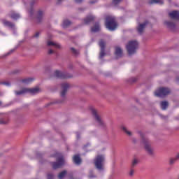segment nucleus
<instances>
[{
  "instance_id": "nucleus-1",
  "label": "nucleus",
  "mask_w": 179,
  "mask_h": 179,
  "mask_svg": "<svg viewBox=\"0 0 179 179\" xmlns=\"http://www.w3.org/2000/svg\"><path fill=\"white\" fill-rule=\"evenodd\" d=\"M140 136L141 138V143L145 146V150L147 151L148 154L150 155H153V149L151 148L150 142L149 141L148 138H146L144 134L140 132Z\"/></svg>"
},
{
  "instance_id": "nucleus-2",
  "label": "nucleus",
  "mask_w": 179,
  "mask_h": 179,
  "mask_svg": "<svg viewBox=\"0 0 179 179\" xmlns=\"http://www.w3.org/2000/svg\"><path fill=\"white\" fill-rule=\"evenodd\" d=\"M105 26L110 31H115L117 27V23L114 17L108 16L106 17Z\"/></svg>"
},
{
  "instance_id": "nucleus-3",
  "label": "nucleus",
  "mask_w": 179,
  "mask_h": 179,
  "mask_svg": "<svg viewBox=\"0 0 179 179\" xmlns=\"http://www.w3.org/2000/svg\"><path fill=\"white\" fill-rule=\"evenodd\" d=\"M39 92H41V89H39L38 87H36L35 88H22V90L21 91H15V95H21V94H24L26 93H29L31 95H34V94H37Z\"/></svg>"
},
{
  "instance_id": "nucleus-4",
  "label": "nucleus",
  "mask_w": 179,
  "mask_h": 179,
  "mask_svg": "<svg viewBox=\"0 0 179 179\" xmlns=\"http://www.w3.org/2000/svg\"><path fill=\"white\" fill-rule=\"evenodd\" d=\"M138 48V43L136 41H130L127 45V50L129 55H133Z\"/></svg>"
},
{
  "instance_id": "nucleus-5",
  "label": "nucleus",
  "mask_w": 179,
  "mask_h": 179,
  "mask_svg": "<svg viewBox=\"0 0 179 179\" xmlns=\"http://www.w3.org/2000/svg\"><path fill=\"white\" fill-rule=\"evenodd\" d=\"M105 157L103 155L96 156V159H94V166L96 169L99 171L103 170Z\"/></svg>"
},
{
  "instance_id": "nucleus-6",
  "label": "nucleus",
  "mask_w": 179,
  "mask_h": 179,
  "mask_svg": "<svg viewBox=\"0 0 179 179\" xmlns=\"http://www.w3.org/2000/svg\"><path fill=\"white\" fill-rule=\"evenodd\" d=\"M171 93V90H169V88L166 87H160L157 90L155 91L154 94L157 97H164Z\"/></svg>"
},
{
  "instance_id": "nucleus-7",
  "label": "nucleus",
  "mask_w": 179,
  "mask_h": 179,
  "mask_svg": "<svg viewBox=\"0 0 179 179\" xmlns=\"http://www.w3.org/2000/svg\"><path fill=\"white\" fill-rule=\"evenodd\" d=\"M64 164H65V161L64 159V157L62 155H59L57 159V162L52 163V166L53 169L56 170L63 166Z\"/></svg>"
},
{
  "instance_id": "nucleus-8",
  "label": "nucleus",
  "mask_w": 179,
  "mask_h": 179,
  "mask_svg": "<svg viewBox=\"0 0 179 179\" xmlns=\"http://www.w3.org/2000/svg\"><path fill=\"white\" fill-rule=\"evenodd\" d=\"M99 45L101 47V52H99V59H103L104 56L106 55L105 53V46L106 43L103 40H101L99 42Z\"/></svg>"
},
{
  "instance_id": "nucleus-9",
  "label": "nucleus",
  "mask_w": 179,
  "mask_h": 179,
  "mask_svg": "<svg viewBox=\"0 0 179 179\" xmlns=\"http://www.w3.org/2000/svg\"><path fill=\"white\" fill-rule=\"evenodd\" d=\"M92 114L94 115V118H96V122H98L99 125L103 127H105L104 122H103L102 119L96 114V110L95 109H92Z\"/></svg>"
},
{
  "instance_id": "nucleus-10",
  "label": "nucleus",
  "mask_w": 179,
  "mask_h": 179,
  "mask_svg": "<svg viewBox=\"0 0 179 179\" xmlns=\"http://www.w3.org/2000/svg\"><path fill=\"white\" fill-rule=\"evenodd\" d=\"M55 78H59V79H67V78H71V76H68L67 73L61 72L59 71H55Z\"/></svg>"
},
{
  "instance_id": "nucleus-11",
  "label": "nucleus",
  "mask_w": 179,
  "mask_h": 179,
  "mask_svg": "<svg viewBox=\"0 0 179 179\" xmlns=\"http://www.w3.org/2000/svg\"><path fill=\"white\" fill-rule=\"evenodd\" d=\"M70 85L69 83H63L62 84V89H63V90H62L61 92V96L62 97H64L66 95V93H67V90L68 89H69Z\"/></svg>"
},
{
  "instance_id": "nucleus-12",
  "label": "nucleus",
  "mask_w": 179,
  "mask_h": 179,
  "mask_svg": "<svg viewBox=\"0 0 179 179\" xmlns=\"http://www.w3.org/2000/svg\"><path fill=\"white\" fill-rule=\"evenodd\" d=\"M169 16L172 19V20H179V11L178 10H173L171 13H169Z\"/></svg>"
},
{
  "instance_id": "nucleus-13",
  "label": "nucleus",
  "mask_w": 179,
  "mask_h": 179,
  "mask_svg": "<svg viewBox=\"0 0 179 179\" xmlns=\"http://www.w3.org/2000/svg\"><path fill=\"white\" fill-rule=\"evenodd\" d=\"M148 24V21H145L143 24H140L138 27V33L140 34H143V31H144L145 27H146V25Z\"/></svg>"
},
{
  "instance_id": "nucleus-14",
  "label": "nucleus",
  "mask_w": 179,
  "mask_h": 179,
  "mask_svg": "<svg viewBox=\"0 0 179 179\" xmlns=\"http://www.w3.org/2000/svg\"><path fill=\"white\" fill-rule=\"evenodd\" d=\"M9 17H10L11 19L15 20H19L21 17L20 14L17 13L15 11H11L10 13L9 14Z\"/></svg>"
},
{
  "instance_id": "nucleus-15",
  "label": "nucleus",
  "mask_w": 179,
  "mask_h": 179,
  "mask_svg": "<svg viewBox=\"0 0 179 179\" xmlns=\"http://www.w3.org/2000/svg\"><path fill=\"white\" fill-rule=\"evenodd\" d=\"M115 55L116 56L117 59L120 58L122 57V50L120 47H117L115 50Z\"/></svg>"
},
{
  "instance_id": "nucleus-16",
  "label": "nucleus",
  "mask_w": 179,
  "mask_h": 179,
  "mask_svg": "<svg viewBox=\"0 0 179 179\" xmlns=\"http://www.w3.org/2000/svg\"><path fill=\"white\" fill-rule=\"evenodd\" d=\"M94 18L95 17H94V15H89V16L86 17V18L84 19V24H89L92 21L94 20Z\"/></svg>"
},
{
  "instance_id": "nucleus-17",
  "label": "nucleus",
  "mask_w": 179,
  "mask_h": 179,
  "mask_svg": "<svg viewBox=\"0 0 179 179\" xmlns=\"http://www.w3.org/2000/svg\"><path fill=\"white\" fill-rule=\"evenodd\" d=\"M73 162H74V164L76 165H80L81 164L80 157H79L78 155H76L74 157H73Z\"/></svg>"
},
{
  "instance_id": "nucleus-18",
  "label": "nucleus",
  "mask_w": 179,
  "mask_h": 179,
  "mask_svg": "<svg viewBox=\"0 0 179 179\" xmlns=\"http://www.w3.org/2000/svg\"><path fill=\"white\" fill-rule=\"evenodd\" d=\"M91 31L93 33L99 31H100V24L98 22L94 24V27H92Z\"/></svg>"
},
{
  "instance_id": "nucleus-19",
  "label": "nucleus",
  "mask_w": 179,
  "mask_h": 179,
  "mask_svg": "<svg viewBox=\"0 0 179 179\" xmlns=\"http://www.w3.org/2000/svg\"><path fill=\"white\" fill-rule=\"evenodd\" d=\"M2 22L3 23L4 26H6L7 27H10V28L13 29L15 27V24H13V22L6 21V20H3L2 21Z\"/></svg>"
},
{
  "instance_id": "nucleus-20",
  "label": "nucleus",
  "mask_w": 179,
  "mask_h": 179,
  "mask_svg": "<svg viewBox=\"0 0 179 179\" xmlns=\"http://www.w3.org/2000/svg\"><path fill=\"white\" fill-rule=\"evenodd\" d=\"M149 3H150V5H152L153 3H158L159 5H164V1H162V0H150Z\"/></svg>"
},
{
  "instance_id": "nucleus-21",
  "label": "nucleus",
  "mask_w": 179,
  "mask_h": 179,
  "mask_svg": "<svg viewBox=\"0 0 179 179\" xmlns=\"http://www.w3.org/2000/svg\"><path fill=\"white\" fill-rule=\"evenodd\" d=\"M43 13L41 10L38 11L37 13V21L38 22H41V19L43 18Z\"/></svg>"
},
{
  "instance_id": "nucleus-22",
  "label": "nucleus",
  "mask_w": 179,
  "mask_h": 179,
  "mask_svg": "<svg viewBox=\"0 0 179 179\" xmlns=\"http://www.w3.org/2000/svg\"><path fill=\"white\" fill-rule=\"evenodd\" d=\"M160 105H161V108H162L163 110H166L167 106H169V103L166 101H162L161 102Z\"/></svg>"
},
{
  "instance_id": "nucleus-23",
  "label": "nucleus",
  "mask_w": 179,
  "mask_h": 179,
  "mask_svg": "<svg viewBox=\"0 0 179 179\" xmlns=\"http://www.w3.org/2000/svg\"><path fill=\"white\" fill-rule=\"evenodd\" d=\"M48 45L49 46H54L55 48L59 49L60 48V45L55 42L52 41H48Z\"/></svg>"
},
{
  "instance_id": "nucleus-24",
  "label": "nucleus",
  "mask_w": 179,
  "mask_h": 179,
  "mask_svg": "<svg viewBox=\"0 0 179 179\" xmlns=\"http://www.w3.org/2000/svg\"><path fill=\"white\" fill-rule=\"evenodd\" d=\"M33 82V78H24L22 80V83L24 84H30Z\"/></svg>"
},
{
  "instance_id": "nucleus-25",
  "label": "nucleus",
  "mask_w": 179,
  "mask_h": 179,
  "mask_svg": "<svg viewBox=\"0 0 179 179\" xmlns=\"http://www.w3.org/2000/svg\"><path fill=\"white\" fill-rule=\"evenodd\" d=\"M179 159V153L178 155H176V157L175 158H171L170 160H169V164L171 165H173V164H175L176 162H177V160Z\"/></svg>"
},
{
  "instance_id": "nucleus-26",
  "label": "nucleus",
  "mask_w": 179,
  "mask_h": 179,
  "mask_svg": "<svg viewBox=\"0 0 179 179\" xmlns=\"http://www.w3.org/2000/svg\"><path fill=\"white\" fill-rule=\"evenodd\" d=\"M70 24H71V22H70L69 20H64L63 22V28H66L68 27L69 26H70Z\"/></svg>"
},
{
  "instance_id": "nucleus-27",
  "label": "nucleus",
  "mask_w": 179,
  "mask_h": 179,
  "mask_svg": "<svg viewBox=\"0 0 179 179\" xmlns=\"http://www.w3.org/2000/svg\"><path fill=\"white\" fill-rule=\"evenodd\" d=\"M67 174V171H63L61 173H59L58 178L59 179H63L64 177Z\"/></svg>"
},
{
  "instance_id": "nucleus-28",
  "label": "nucleus",
  "mask_w": 179,
  "mask_h": 179,
  "mask_svg": "<svg viewBox=\"0 0 179 179\" xmlns=\"http://www.w3.org/2000/svg\"><path fill=\"white\" fill-rule=\"evenodd\" d=\"M165 24L167 26V27H169V28L175 27V24L169 21L165 22Z\"/></svg>"
},
{
  "instance_id": "nucleus-29",
  "label": "nucleus",
  "mask_w": 179,
  "mask_h": 179,
  "mask_svg": "<svg viewBox=\"0 0 179 179\" xmlns=\"http://www.w3.org/2000/svg\"><path fill=\"white\" fill-rule=\"evenodd\" d=\"M122 131H124V133L127 134V135H129V136H131V132L128 131L127 127H122Z\"/></svg>"
},
{
  "instance_id": "nucleus-30",
  "label": "nucleus",
  "mask_w": 179,
  "mask_h": 179,
  "mask_svg": "<svg viewBox=\"0 0 179 179\" xmlns=\"http://www.w3.org/2000/svg\"><path fill=\"white\" fill-rule=\"evenodd\" d=\"M71 51H72L73 54H74V55H78L79 52L77 51L75 48H71Z\"/></svg>"
},
{
  "instance_id": "nucleus-31",
  "label": "nucleus",
  "mask_w": 179,
  "mask_h": 179,
  "mask_svg": "<svg viewBox=\"0 0 179 179\" xmlns=\"http://www.w3.org/2000/svg\"><path fill=\"white\" fill-rule=\"evenodd\" d=\"M138 160L137 159H134V161H132V164H131V168H134V166H136V164H138Z\"/></svg>"
},
{
  "instance_id": "nucleus-32",
  "label": "nucleus",
  "mask_w": 179,
  "mask_h": 179,
  "mask_svg": "<svg viewBox=\"0 0 179 179\" xmlns=\"http://www.w3.org/2000/svg\"><path fill=\"white\" fill-rule=\"evenodd\" d=\"M122 0H113V1H112V3L114 5V6H116L117 5L118 3H120V1H122Z\"/></svg>"
},
{
  "instance_id": "nucleus-33",
  "label": "nucleus",
  "mask_w": 179,
  "mask_h": 179,
  "mask_svg": "<svg viewBox=\"0 0 179 179\" xmlns=\"http://www.w3.org/2000/svg\"><path fill=\"white\" fill-rule=\"evenodd\" d=\"M134 173H135V169H134L133 168L130 169L129 176H133Z\"/></svg>"
},
{
  "instance_id": "nucleus-34",
  "label": "nucleus",
  "mask_w": 179,
  "mask_h": 179,
  "mask_svg": "<svg viewBox=\"0 0 179 179\" xmlns=\"http://www.w3.org/2000/svg\"><path fill=\"white\" fill-rule=\"evenodd\" d=\"M0 84L6 85V87H10V83L8 82H1L0 83Z\"/></svg>"
},
{
  "instance_id": "nucleus-35",
  "label": "nucleus",
  "mask_w": 179,
  "mask_h": 179,
  "mask_svg": "<svg viewBox=\"0 0 179 179\" xmlns=\"http://www.w3.org/2000/svg\"><path fill=\"white\" fill-rule=\"evenodd\" d=\"M8 121L3 120V119L0 120V124H6Z\"/></svg>"
},
{
  "instance_id": "nucleus-36",
  "label": "nucleus",
  "mask_w": 179,
  "mask_h": 179,
  "mask_svg": "<svg viewBox=\"0 0 179 179\" xmlns=\"http://www.w3.org/2000/svg\"><path fill=\"white\" fill-rule=\"evenodd\" d=\"M48 179H54V175L52 173L48 174Z\"/></svg>"
},
{
  "instance_id": "nucleus-37",
  "label": "nucleus",
  "mask_w": 179,
  "mask_h": 179,
  "mask_svg": "<svg viewBox=\"0 0 179 179\" xmlns=\"http://www.w3.org/2000/svg\"><path fill=\"white\" fill-rule=\"evenodd\" d=\"M97 2V0H91V1H90V4H94V3H96Z\"/></svg>"
},
{
  "instance_id": "nucleus-38",
  "label": "nucleus",
  "mask_w": 179,
  "mask_h": 179,
  "mask_svg": "<svg viewBox=\"0 0 179 179\" xmlns=\"http://www.w3.org/2000/svg\"><path fill=\"white\" fill-rule=\"evenodd\" d=\"M39 36V32H37L36 34H35V35L34 36V38H38Z\"/></svg>"
},
{
  "instance_id": "nucleus-39",
  "label": "nucleus",
  "mask_w": 179,
  "mask_h": 179,
  "mask_svg": "<svg viewBox=\"0 0 179 179\" xmlns=\"http://www.w3.org/2000/svg\"><path fill=\"white\" fill-rule=\"evenodd\" d=\"M75 2H76L77 3H80L81 2H83V0H75Z\"/></svg>"
},
{
  "instance_id": "nucleus-40",
  "label": "nucleus",
  "mask_w": 179,
  "mask_h": 179,
  "mask_svg": "<svg viewBox=\"0 0 179 179\" xmlns=\"http://www.w3.org/2000/svg\"><path fill=\"white\" fill-rule=\"evenodd\" d=\"M52 53H54V51L52 50H48V54H52Z\"/></svg>"
},
{
  "instance_id": "nucleus-41",
  "label": "nucleus",
  "mask_w": 179,
  "mask_h": 179,
  "mask_svg": "<svg viewBox=\"0 0 179 179\" xmlns=\"http://www.w3.org/2000/svg\"><path fill=\"white\" fill-rule=\"evenodd\" d=\"M35 1H32V2L31 3V6H33V5L34 4Z\"/></svg>"
},
{
  "instance_id": "nucleus-42",
  "label": "nucleus",
  "mask_w": 179,
  "mask_h": 179,
  "mask_svg": "<svg viewBox=\"0 0 179 179\" xmlns=\"http://www.w3.org/2000/svg\"><path fill=\"white\" fill-rule=\"evenodd\" d=\"M30 14L32 15V11H30Z\"/></svg>"
},
{
  "instance_id": "nucleus-43",
  "label": "nucleus",
  "mask_w": 179,
  "mask_h": 179,
  "mask_svg": "<svg viewBox=\"0 0 179 179\" xmlns=\"http://www.w3.org/2000/svg\"><path fill=\"white\" fill-rule=\"evenodd\" d=\"M92 178V176H90V178Z\"/></svg>"
},
{
  "instance_id": "nucleus-44",
  "label": "nucleus",
  "mask_w": 179,
  "mask_h": 179,
  "mask_svg": "<svg viewBox=\"0 0 179 179\" xmlns=\"http://www.w3.org/2000/svg\"><path fill=\"white\" fill-rule=\"evenodd\" d=\"M136 80H134V82H136Z\"/></svg>"
},
{
  "instance_id": "nucleus-45",
  "label": "nucleus",
  "mask_w": 179,
  "mask_h": 179,
  "mask_svg": "<svg viewBox=\"0 0 179 179\" xmlns=\"http://www.w3.org/2000/svg\"><path fill=\"white\" fill-rule=\"evenodd\" d=\"M1 105V102L0 101V106Z\"/></svg>"
},
{
  "instance_id": "nucleus-46",
  "label": "nucleus",
  "mask_w": 179,
  "mask_h": 179,
  "mask_svg": "<svg viewBox=\"0 0 179 179\" xmlns=\"http://www.w3.org/2000/svg\"><path fill=\"white\" fill-rule=\"evenodd\" d=\"M78 136H79L78 135V136H77V138H78Z\"/></svg>"
},
{
  "instance_id": "nucleus-47",
  "label": "nucleus",
  "mask_w": 179,
  "mask_h": 179,
  "mask_svg": "<svg viewBox=\"0 0 179 179\" xmlns=\"http://www.w3.org/2000/svg\"><path fill=\"white\" fill-rule=\"evenodd\" d=\"M178 179H179V176H178Z\"/></svg>"
}]
</instances>
